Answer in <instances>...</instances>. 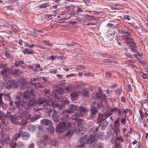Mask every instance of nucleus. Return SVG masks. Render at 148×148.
Here are the masks:
<instances>
[{
	"label": "nucleus",
	"instance_id": "680f3d73",
	"mask_svg": "<svg viewBox=\"0 0 148 148\" xmlns=\"http://www.w3.org/2000/svg\"><path fill=\"white\" fill-rule=\"evenodd\" d=\"M34 65L37 68L36 70L38 68H40V65L38 64H35Z\"/></svg>",
	"mask_w": 148,
	"mask_h": 148
},
{
	"label": "nucleus",
	"instance_id": "39448f33",
	"mask_svg": "<svg viewBox=\"0 0 148 148\" xmlns=\"http://www.w3.org/2000/svg\"><path fill=\"white\" fill-rule=\"evenodd\" d=\"M0 68L2 69L1 71V75L3 76L4 80H9L10 79L8 73L12 71V69L9 67L6 64H1L0 65Z\"/></svg>",
	"mask_w": 148,
	"mask_h": 148
},
{
	"label": "nucleus",
	"instance_id": "2eb2a0df",
	"mask_svg": "<svg viewBox=\"0 0 148 148\" xmlns=\"http://www.w3.org/2000/svg\"><path fill=\"white\" fill-rule=\"evenodd\" d=\"M30 136V134L28 132H23L21 131V137L23 140H27Z\"/></svg>",
	"mask_w": 148,
	"mask_h": 148
},
{
	"label": "nucleus",
	"instance_id": "69168bd1",
	"mask_svg": "<svg viewBox=\"0 0 148 148\" xmlns=\"http://www.w3.org/2000/svg\"><path fill=\"white\" fill-rule=\"evenodd\" d=\"M69 23L70 24H73V25H75V24L77 23V21H74L73 22H72L71 21H70L69 22Z\"/></svg>",
	"mask_w": 148,
	"mask_h": 148
},
{
	"label": "nucleus",
	"instance_id": "ea45409f",
	"mask_svg": "<svg viewBox=\"0 0 148 148\" xmlns=\"http://www.w3.org/2000/svg\"><path fill=\"white\" fill-rule=\"evenodd\" d=\"M51 143L52 145L55 146L57 145L58 143V142L56 140H53L52 141H51Z\"/></svg>",
	"mask_w": 148,
	"mask_h": 148
},
{
	"label": "nucleus",
	"instance_id": "c756f323",
	"mask_svg": "<svg viewBox=\"0 0 148 148\" xmlns=\"http://www.w3.org/2000/svg\"><path fill=\"white\" fill-rule=\"evenodd\" d=\"M73 86L70 85L65 87V90L68 91H71L73 90Z\"/></svg>",
	"mask_w": 148,
	"mask_h": 148
},
{
	"label": "nucleus",
	"instance_id": "f03ea898",
	"mask_svg": "<svg viewBox=\"0 0 148 148\" xmlns=\"http://www.w3.org/2000/svg\"><path fill=\"white\" fill-rule=\"evenodd\" d=\"M77 108V105H71L69 107V110H66L62 112V115L63 116L61 117V119L63 122H59L58 125H57L56 130V132L58 133L62 132L64 131L65 129L69 127V123L66 122L69 120V114L73 113Z\"/></svg>",
	"mask_w": 148,
	"mask_h": 148
},
{
	"label": "nucleus",
	"instance_id": "0eeeda50",
	"mask_svg": "<svg viewBox=\"0 0 148 148\" xmlns=\"http://www.w3.org/2000/svg\"><path fill=\"white\" fill-rule=\"evenodd\" d=\"M124 28L123 27H121V29H119V32L123 34L122 36L123 38L126 39H130L131 36V34L128 31H124Z\"/></svg>",
	"mask_w": 148,
	"mask_h": 148
},
{
	"label": "nucleus",
	"instance_id": "f257e3e1",
	"mask_svg": "<svg viewBox=\"0 0 148 148\" xmlns=\"http://www.w3.org/2000/svg\"><path fill=\"white\" fill-rule=\"evenodd\" d=\"M33 90H27L23 93L19 92L14 102L15 106L19 109L29 110L34 106L36 100L31 98L34 95Z\"/></svg>",
	"mask_w": 148,
	"mask_h": 148
},
{
	"label": "nucleus",
	"instance_id": "6e6d98bb",
	"mask_svg": "<svg viewBox=\"0 0 148 148\" xmlns=\"http://www.w3.org/2000/svg\"><path fill=\"white\" fill-rule=\"evenodd\" d=\"M36 86H38L39 88H43L42 85L40 84L39 82L36 83Z\"/></svg>",
	"mask_w": 148,
	"mask_h": 148
},
{
	"label": "nucleus",
	"instance_id": "b1692460",
	"mask_svg": "<svg viewBox=\"0 0 148 148\" xmlns=\"http://www.w3.org/2000/svg\"><path fill=\"white\" fill-rule=\"evenodd\" d=\"M82 94H82L83 96L85 97H87L90 96V93L88 90L85 89L83 90L82 92Z\"/></svg>",
	"mask_w": 148,
	"mask_h": 148
},
{
	"label": "nucleus",
	"instance_id": "6e6552de",
	"mask_svg": "<svg viewBox=\"0 0 148 148\" xmlns=\"http://www.w3.org/2000/svg\"><path fill=\"white\" fill-rule=\"evenodd\" d=\"M6 85H7V88L10 89L12 87L16 86L17 84V82L15 80H12L10 77V79L9 80H5Z\"/></svg>",
	"mask_w": 148,
	"mask_h": 148
},
{
	"label": "nucleus",
	"instance_id": "f704fd0d",
	"mask_svg": "<svg viewBox=\"0 0 148 148\" xmlns=\"http://www.w3.org/2000/svg\"><path fill=\"white\" fill-rule=\"evenodd\" d=\"M49 6V5H48L47 3H44L42 4L41 5H40L39 6V7L40 8H46L47 7Z\"/></svg>",
	"mask_w": 148,
	"mask_h": 148
},
{
	"label": "nucleus",
	"instance_id": "393cba45",
	"mask_svg": "<svg viewBox=\"0 0 148 148\" xmlns=\"http://www.w3.org/2000/svg\"><path fill=\"white\" fill-rule=\"evenodd\" d=\"M23 53L25 54L27 53L32 54H34V52L32 50H29V49H27L23 50Z\"/></svg>",
	"mask_w": 148,
	"mask_h": 148
},
{
	"label": "nucleus",
	"instance_id": "de8ad7c7",
	"mask_svg": "<svg viewBox=\"0 0 148 148\" xmlns=\"http://www.w3.org/2000/svg\"><path fill=\"white\" fill-rule=\"evenodd\" d=\"M54 14H46V16H47L48 17H50L51 16H53L54 17H55L56 16L57 13L56 12H54Z\"/></svg>",
	"mask_w": 148,
	"mask_h": 148
},
{
	"label": "nucleus",
	"instance_id": "20e7f679",
	"mask_svg": "<svg viewBox=\"0 0 148 148\" xmlns=\"http://www.w3.org/2000/svg\"><path fill=\"white\" fill-rule=\"evenodd\" d=\"M91 108L90 111V116L92 118L94 117L98 113L97 110L101 107V104L98 102V99L93 98L90 103Z\"/></svg>",
	"mask_w": 148,
	"mask_h": 148
},
{
	"label": "nucleus",
	"instance_id": "f8f14e48",
	"mask_svg": "<svg viewBox=\"0 0 148 148\" xmlns=\"http://www.w3.org/2000/svg\"><path fill=\"white\" fill-rule=\"evenodd\" d=\"M86 130V128L84 127L83 128H81L80 129L76 130L75 132L77 135L81 136L84 134Z\"/></svg>",
	"mask_w": 148,
	"mask_h": 148
},
{
	"label": "nucleus",
	"instance_id": "4d7b16f0",
	"mask_svg": "<svg viewBox=\"0 0 148 148\" xmlns=\"http://www.w3.org/2000/svg\"><path fill=\"white\" fill-rule=\"evenodd\" d=\"M117 108H113L110 110V111L111 112V113L112 112H114L115 111L117 112Z\"/></svg>",
	"mask_w": 148,
	"mask_h": 148
},
{
	"label": "nucleus",
	"instance_id": "58836bf2",
	"mask_svg": "<svg viewBox=\"0 0 148 148\" xmlns=\"http://www.w3.org/2000/svg\"><path fill=\"white\" fill-rule=\"evenodd\" d=\"M29 85V84H24L23 85V86H22L21 88V89H25L27 87H28Z\"/></svg>",
	"mask_w": 148,
	"mask_h": 148
},
{
	"label": "nucleus",
	"instance_id": "ddd939ff",
	"mask_svg": "<svg viewBox=\"0 0 148 148\" xmlns=\"http://www.w3.org/2000/svg\"><path fill=\"white\" fill-rule=\"evenodd\" d=\"M23 117H24L22 119H20L19 122L21 125H24L27 123V120L29 119V117L27 115L23 116Z\"/></svg>",
	"mask_w": 148,
	"mask_h": 148
},
{
	"label": "nucleus",
	"instance_id": "dca6fc26",
	"mask_svg": "<svg viewBox=\"0 0 148 148\" xmlns=\"http://www.w3.org/2000/svg\"><path fill=\"white\" fill-rule=\"evenodd\" d=\"M41 123L46 125L50 126L52 123L51 121L49 119H44L41 120Z\"/></svg>",
	"mask_w": 148,
	"mask_h": 148
},
{
	"label": "nucleus",
	"instance_id": "2f4dec72",
	"mask_svg": "<svg viewBox=\"0 0 148 148\" xmlns=\"http://www.w3.org/2000/svg\"><path fill=\"white\" fill-rule=\"evenodd\" d=\"M13 73H11V74L18 75L21 73V71L20 70L16 69L13 71Z\"/></svg>",
	"mask_w": 148,
	"mask_h": 148
},
{
	"label": "nucleus",
	"instance_id": "4be33fe9",
	"mask_svg": "<svg viewBox=\"0 0 148 148\" xmlns=\"http://www.w3.org/2000/svg\"><path fill=\"white\" fill-rule=\"evenodd\" d=\"M56 111H54L53 110H49L46 113V114L47 116H54V115L56 114Z\"/></svg>",
	"mask_w": 148,
	"mask_h": 148
},
{
	"label": "nucleus",
	"instance_id": "72a5a7b5",
	"mask_svg": "<svg viewBox=\"0 0 148 148\" xmlns=\"http://www.w3.org/2000/svg\"><path fill=\"white\" fill-rule=\"evenodd\" d=\"M142 104L143 106H144L146 108H148V101L147 100L143 101Z\"/></svg>",
	"mask_w": 148,
	"mask_h": 148
},
{
	"label": "nucleus",
	"instance_id": "5fc2aeb1",
	"mask_svg": "<svg viewBox=\"0 0 148 148\" xmlns=\"http://www.w3.org/2000/svg\"><path fill=\"white\" fill-rule=\"evenodd\" d=\"M114 123L116 124H119V119L118 117L116 118L115 121Z\"/></svg>",
	"mask_w": 148,
	"mask_h": 148
},
{
	"label": "nucleus",
	"instance_id": "79ce46f5",
	"mask_svg": "<svg viewBox=\"0 0 148 148\" xmlns=\"http://www.w3.org/2000/svg\"><path fill=\"white\" fill-rule=\"evenodd\" d=\"M56 115V114L54 115V116H53V120L55 122H58L59 121V118L58 117L55 116Z\"/></svg>",
	"mask_w": 148,
	"mask_h": 148
},
{
	"label": "nucleus",
	"instance_id": "bf43d9fd",
	"mask_svg": "<svg viewBox=\"0 0 148 148\" xmlns=\"http://www.w3.org/2000/svg\"><path fill=\"white\" fill-rule=\"evenodd\" d=\"M73 132L71 131H69L67 133L66 136L68 137L71 136Z\"/></svg>",
	"mask_w": 148,
	"mask_h": 148
},
{
	"label": "nucleus",
	"instance_id": "09e8293b",
	"mask_svg": "<svg viewBox=\"0 0 148 148\" xmlns=\"http://www.w3.org/2000/svg\"><path fill=\"white\" fill-rule=\"evenodd\" d=\"M57 58V56H51L49 57V58L51 59L52 61H53L55 60Z\"/></svg>",
	"mask_w": 148,
	"mask_h": 148
},
{
	"label": "nucleus",
	"instance_id": "774afa93",
	"mask_svg": "<svg viewBox=\"0 0 148 148\" xmlns=\"http://www.w3.org/2000/svg\"><path fill=\"white\" fill-rule=\"evenodd\" d=\"M128 112V109H126L124 111H123V113L124 114H126Z\"/></svg>",
	"mask_w": 148,
	"mask_h": 148
},
{
	"label": "nucleus",
	"instance_id": "052dcab7",
	"mask_svg": "<svg viewBox=\"0 0 148 148\" xmlns=\"http://www.w3.org/2000/svg\"><path fill=\"white\" fill-rule=\"evenodd\" d=\"M121 141H123V140H122V139L121 138L117 137L115 142H121Z\"/></svg>",
	"mask_w": 148,
	"mask_h": 148
},
{
	"label": "nucleus",
	"instance_id": "13d9d810",
	"mask_svg": "<svg viewBox=\"0 0 148 148\" xmlns=\"http://www.w3.org/2000/svg\"><path fill=\"white\" fill-rule=\"evenodd\" d=\"M34 147V145L33 143H31L28 145V148H33Z\"/></svg>",
	"mask_w": 148,
	"mask_h": 148
},
{
	"label": "nucleus",
	"instance_id": "4468645a",
	"mask_svg": "<svg viewBox=\"0 0 148 148\" xmlns=\"http://www.w3.org/2000/svg\"><path fill=\"white\" fill-rule=\"evenodd\" d=\"M3 96L5 100L7 101L10 99V95L8 94H4V95L0 94V104H3V103L2 100V97Z\"/></svg>",
	"mask_w": 148,
	"mask_h": 148
},
{
	"label": "nucleus",
	"instance_id": "a18cd8bd",
	"mask_svg": "<svg viewBox=\"0 0 148 148\" xmlns=\"http://www.w3.org/2000/svg\"><path fill=\"white\" fill-rule=\"evenodd\" d=\"M63 106H61L60 105H59V104H56L55 105V106L54 107L55 109H56V108H57L58 109H61L63 108Z\"/></svg>",
	"mask_w": 148,
	"mask_h": 148
},
{
	"label": "nucleus",
	"instance_id": "aec40b11",
	"mask_svg": "<svg viewBox=\"0 0 148 148\" xmlns=\"http://www.w3.org/2000/svg\"><path fill=\"white\" fill-rule=\"evenodd\" d=\"M112 114V113H111V112L110 110H107L104 113V114L102 115V117L103 119L106 118L110 116Z\"/></svg>",
	"mask_w": 148,
	"mask_h": 148
},
{
	"label": "nucleus",
	"instance_id": "7c9ffc66",
	"mask_svg": "<svg viewBox=\"0 0 148 148\" xmlns=\"http://www.w3.org/2000/svg\"><path fill=\"white\" fill-rule=\"evenodd\" d=\"M29 130L32 132H34L35 130V127L33 125H30L28 127Z\"/></svg>",
	"mask_w": 148,
	"mask_h": 148
},
{
	"label": "nucleus",
	"instance_id": "338daca9",
	"mask_svg": "<svg viewBox=\"0 0 148 148\" xmlns=\"http://www.w3.org/2000/svg\"><path fill=\"white\" fill-rule=\"evenodd\" d=\"M36 47H38V48H40L41 49H45V48H44V47L42 46H41L40 45H36Z\"/></svg>",
	"mask_w": 148,
	"mask_h": 148
},
{
	"label": "nucleus",
	"instance_id": "49530a36",
	"mask_svg": "<svg viewBox=\"0 0 148 148\" xmlns=\"http://www.w3.org/2000/svg\"><path fill=\"white\" fill-rule=\"evenodd\" d=\"M116 93L118 95H120L122 92V89L119 88L115 91Z\"/></svg>",
	"mask_w": 148,
	"mask_h": 148
},
{
	"label": "nucleus",
	"instance_id": "864d4df0",
	"mask_svg": "<svg viewBox=\"0 0 148 148\" xmlns=\"http://www.w3.org/2000/svg\"><path fill=\"white\" fill-rule=\"evenodd\" d=\"M111 75V74L109 72H108L106 73V76L108 78L110 77Z\"/></svg>",
	"mask_w": 148,
	"mask_h": 148
},
{
	"label": "nucleus",
	"instance_id": "c03bdc74",
	"mask_svg": "<svg viewBox=\"0 0 148 148\" xmlns=\"http://www.w3.org/2000/svg\"><path fill=\"white\" fill-rule=\"evenodd\" d=\"M123 18L125 20H126L127 21H130V16L127 15L124 16Z\"/></svg>",
	"mask_w": 148,
	"mask_h": 148
},
{
	"label": "nucleus",
	"instance_id": "37998d69",
	"mask_svg": "<svg viewBox=\"0 0 148 148\" xmlns=\"http://www.w3.org/2000/svg\"><path fill=\"white\" fill-rule=\"evenodd\" d=\"M139 113L140 114L141 119L142 120H143V117L144 116L143 115V112L141 109H140L139 110Z\"/></svg>",
	"mask_w": 148,
	"mask_h": 148
},
{
	"label": "nucleus",
	"instance_id": "3c124183",
	"mask_svg": "<svg viewBox=\"0 0 148 148\" xmlns=\"http://www.w3.org/2000/svg\"><path fill=\"white\" fill-rule=\"evenodd\" d=\"M142 77L144 79L148 78V75L147 74H144L142 76Z\"/></svg>",
	"mask_w": 148,
	"mask_h": 148
},
{
	"label": "nucleus",
	"instance_id": "bb28decb",
	"mask_svg": "<svg viewBox=\"0 0 148 148\" xmlns=\"http://www.w3.org/2000/svg\"><path fill=\"white\" fill-rule=\"evenodd\" d=\"M24 63L23 60H18L15 63V65L17 67L21 66V65L23 64Z\"/></svg>",
	"mask_w": 148,
	"mask_h": 148
},
{
	"label": "nucleus",
	"instance_id": "4c0bfd02",
	"mask_svg": "<svg viewBox=\"0 0 148 148\" xmlns=\"http://www.w3.org/2000/svg\"><path fill=\"white\" fill-rule=\"evenodd\" d=\"M43 43H44L45 44L48 45V46L52 47L53 46L52 44L50 43L49 41L48 40H44L43 42Z\"/></svg>",
	"mask_w": 148,
	"mask_h": 148
},
{
	"label": "nucleus",
	"instance_id": "412c9836",
	"mask_svg": "<svg viewBox=\"0 0 148 148\" xmlns=\"http://www.w3.org/2000/svg\"><path fill=\"white\" fill-rule=\"evenodd\" d=\"M13 145L14 147H16V145H18L20 147L22 148L24 147L25 146V144L22 142L19 141L18 143H14L13 144Z\"/></svg>",
	"mask_w": 148,
	"mask_h": 148
},
{
	"label": "nucleus",
	"instance_id": "c85d7f7f",
	"mask_svg": "<svg viewBox=\"0 0 148 148\" xmlns=\"http://www.w3.org/2000/svg\"><path fill=\"white\" fill-rule=\"evenodd\" d=\"M21 131H20L18 134H17L15 135L14 137H13V139L14 140H17L18 138L20 137L21 136Z\"/></svg>",
	"mask_w": 148,
	"mask_h": 148
},
{
	"label": "nucleus",
	"instance_id": "9d476101",
	"mask_svg": "<svg viewBox=\"0 0 148 148\" xmlns=\"http://www.w3.org/2000/svg\"><path fill=\"white\" fill-rule=\"evenodd\" d=\"M24 117H23L22 115H20L18 116H11L10 118V119L12 123L14 124H17L19 121L18 120H20V119H22Z\"/></svg>",
	"mask_w": 148,
	"mask_h": 148
},
{
	"label": "nucleus",
	"instance_id": "cd10ccee",
	"mask_svg": "<svg viewBox=\"0 0 148 148\" xmlns=\"http://www.w3.org/2000/svg\"><path fill=\"white\" fill-rule=\"evenodd\" d=\"M99 129V127H95L91 129L90 130V133L92 134V133L93 134H94V135H95V134H94L96 132L98 131V130Z\"/></svg>",
	"mask_w": 148,
	"mask_h": 148
},
{
	"label": "nucleus",
	"instance_id": "a19ab883",
	"mask_svg": "<svg viewBox=\"0 0 148 148\" xmlns=\"http://www.w3.org/2000/svg\"><path fill=\"white\" fill-rule=\"evenodd\" d=\"M4 54L7 58H9L11 57V54L7 51H6L4 53Z\"/></svg>",
	"mask_w": 148,
	"mask_h": 148
},
{
	"label": "nucleus",
	"instance_id": "6ab92c4d",
	"mask_svg": "<svg viewBox=\"0 0 148 148\" xmlns=\"http://www.w3.org/2000/svg\"><path fill=\"white\" fill-rule=\"evenodd\" d=\"M109 137V135L108 133L106 132L101 133L99 135V137L100 138L103 140H104Z\"/></svg>",
	"mask_w": 148,
	"mask_h": 148
},
{
	"label": "nucleus",
	"instance_id": "8fccbe9b",
	"mask_svg": "<svg viewBox=\"0 0 148 148\" xmlns=\"http://www.w3.org/2000/svg\"><path fill=\"white\" fill-rule=\"evenodd\" d=\"M10 112H8L7 114H5V116L7 118H9V119L10 118L11 116H12L11 115V114Z\"/></svg>",
	"mask_w": 148,
	"mask_h": 148
},
{
	"label": "nucleus",
	"instance_id": "473e14b6",
	"mask_svg": "<svg viewBox=\"0 0 148 148\" xmlns=\"http://www.w3.org/2000/svg\"><path fill=\"white\" fill-rule=\"evenodd\" d=\"M115 148H121V145L120 144V142H115Z\"/></svg>",
	"mask_w": 148,
	"mask_h": 148
},
{
	"label": "nucleus",
	"instance_id": "603ef678",
	"mask_svg": "<svg viewBox=\"0 0 148 148\" xmlns=\"http://www.w3.org/2000/svg\"><path fill=\"white\" fill-rule=\"evenodd\" d=\"M50 72L56 74L57 73V70H54L53 69L50 70Z\"/></svg>",
	"mask_w": 148,
	"mask_h": 148
},
{
	"label": "nucleus",
	"instance_id": "e2e57ef3",
	"mask_svg": "<svg viewBox=\"0 0 148 148\" xmlns=\"http://www.w3.org/2000/svg\"><path fill=\"white\" fill-rule=\"evenodd\" d=\"M76 43H73V44H69V43H67L66 44V45L68 47H71L73 46H74V44H75Z\"/></svg>",
	"mask_w": 148,
	"mask_h": 148
},
{
	"label": "nucleus",
	"instance_id": "423d86ee",
	"mask_svg": "<svg viewBox=\"0 0 148 148\" xmlns=\"http://www.w3.org/2000/svg\"><path fill=\"white\" fill-rule=\"evenodd\" d=\"M78 110L79 113L75 114L70 119L77 120L79 117L83 116L84 115H86L88 110L87 108L82 106L79 108Z\"/></svg>",
	"mask_w": 148,
	"mask_h": 148
},
{
	"label": "nucleus",
	"instance_id": "5701e85b",
	"mask_svg": "<svg viewBox=\"0 0 148 148\" xmlns=\"http://www.w3.org/2000/svg\"><path fill=\"white\" fill-rule=\"evenodd\" d=\"M126 43L128 46L130 48V49L131 48H134L136 45V44L133 42H129L126 41Z\"/></svg>",
	"mask_w": 148,
	"mask_h": 148
},
{
	"label": "nucleus",
	"instance_id": "7ed1b4c3",
	"mask_svg": "<svg viewBox=\"0 0 148 148\" xmlns=\"http://www.w3.org/2000/svg\"><path fill=\"white\" fill-rule=\"evenodd\" d=\"M91 136L89 138L86 135L81 138L79 140V147H83L86 143L89 144H92L93 145H95L96 144L97 137L92 133L91 134Z\"/></svg>",
	"mask_w": 148,
	"mask_h": 148
},
{
	"label": "nucleus",
	"instance_id": "0e129e2a",
	"mask_svg": "<svg viewBox=\"0 0 148 148\" xmlns=\"http://www.w3.org/2000/svg\"><path fill=\"white\" fill-rule=\"evenodd\" d=\"M75 74H71L68 75H67L66 76V77H74L75 76Z\"/></svg>",
	"mask_w": 148,
	"mask_h": 148
},
{
	"label": "nucleus",
	"instance_id": "c9c22d12",
	"mask_svg": "<svg viewBox=\"0 0 148 148\" xmlns=\"http://www.w3.org/2000/svg\"><path fill=\"white\" fill-rule=\"evenodd\" d=\"M10 140L8 136H7L6 138H4V142L6 144H8L10 143Z\"/></svg>",
	"mask_w": 148,
	"mask_h": 148
},
{
	"label": "nucleus",
	"instance_id": "e433bc0d",
	"mask_svg": "<svg viewBox=\"0 0 148 148\" xmlns=\"http://www.w3.org/2000/svg\"><path fill=\"white\" fill-rule=\"evenodd\" d=\"M126 117L125 116V117L122 118L121 119V123L123 125H126V123L127 121Z\"/></svg>",
	"mask_w": 148,
	"mask_h": 148
},
{
	"label": "nucleus",
	"instance_id": "a211bd4d",
	"mask_svg": "<svg viewBox=\"0 0 148 148\" xmlns=\"http://www.w3.org/2000/svg\"><path fill=\"white\" fill-rule=\"evenodd\" d=\"M47 101V100L45 98L39 99L37 101H36V103L34 104V106L36 105H40Z\"/></svg>",
	"mask_w": 148,
	"mask_h": 148
},
{
	"label": "nucleus",
	"instance_id": "9b49d317",
	"mask_svg": "<svg viewBox=\"0 0 148 148\" xmlns=\"http://www.w3.org/2000/svg\"><path fill=\"white\" fill-rule=\"evenodd\" d=\"M108 124V121L106 118H103L101 120L99 126L101 129H104L106 127Z\"/></svg>",
	"mask_w": 148,
	"mask_h": 148
},
{
	"label": "nucleus",
	"instance_id": "a878e982",
	"mask_svg": "<svg viewBox=\"0 0 148 148\" xmlns=\"http://www.w3.org/2000/svg\"><path fill=\"white\" fill-rule=\"evenodd\" d=\"M98 97V99H98V101L99 99H100L101 100H106V95L105 94H101L100 95L97 96Z\"/></svg>",
	"mask_w": 148,
	"mask_h": 148
},
{
	"label": "nucleus",
	"instance_id": "f3484780",
	"mask_svg": "<svg viewBox=\"0 0 148 148\" xmlns=\"http://www.w3.org/2000/svg\"><path fill=\"white\" fill-rule=\"evenodd\" d=\"M49 139V138L47 135H45L42 137L40 142H39L40 144H42V145L44 144V146L46 145V143L44 141H47Z\"/></svg>",
	"mask_w": 148,
	"mask_h": 148
},
{
	"label": "nucleus",
	"instance_id": "1a4fd4ad",
	"mask_svg": "<svg viewBox=\"0 0 148 148\" xmlns=\"http://www.w3.org/2000/svg\"><path fill=\"white\" fill-rule=\"evenodd\" d=\"M82 94L80 91H76L72 93L70 95V97L72 101H74L77 99L78 97Z\"/></svg>",
	"mask_w": 148,
	"mask_h": 148
}]
</instances>
